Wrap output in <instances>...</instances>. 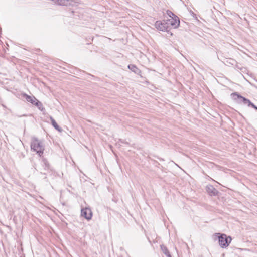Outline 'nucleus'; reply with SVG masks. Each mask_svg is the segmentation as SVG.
<instances>
[{"instance_id":"obj_1","label":"nucleus","mask_w":257,"mask_h":257,"mask_svg":"<svg viewBox=\"0 0 257 257\" xmlns=\"http://www.w3.org/2000/svg\"><path fill=\"white\" fill-rule=\"evenodd\" d=\"M166 21L167 22L169 25V28L172 27L173 28H177L180 25V20L179 18L174 14L170 11H167L166 14L164 15Z\"/></svg>"},{"instance_id":"obj_2","label":"nucleus","mask_w":257,"mask_h":257,"mask_svg":"<svg viewBox=\"0 0 257 257\" xmlns=\"http://www.w3.org/2000/svg\"><path fill=\"white\" fill-rule=\"evenodd\" d=\"M31 148L33 151L36 152L39 156L43 154L44 147L42 142L39 140L37 138L33 137L31 144Z\"/></svg>"},{"instance_id":"obj_3","label":"nucleus","mask_w":257,"mask_h":257,"mask_svg":"<svg viewBox=\"0 0 257 257\" xmlns=\"http://www.w3.org/2000/svg\"><path fill=\"white\" fill-rule=\"evenodd\" d=\"M219 240V244L222 248H226L227 247L232 240L230 236L227 237L225 234H220L219 233H215Z\"/></svg>"},{"instance_id":"obj_4","label":"nucleus","mask_w":257,"mask_h":257,"mask_svg":"<svg viewBox=\"0 0 257 257\" xmlns=\"http://www.w3.org/2000/svg\"><path fill=\"white\" fill-rule=\"evenodd\" d=\"M23 96L28 102H29L33 104V105L38 107L39 110H43L44 108L43 107L42 103L40 101H39L34 96H29L26 94H24L23 95Z\"/></svg>"},{"instance_id":"obj_5","label":"nucleus","mask_w":257,"mask_h":257,"mask_svg":"<svg viewBox=\"0 0 257 257\" xmlns=\"http://www.w3.org/2000/svg\"><path fill=\"white\" fill-rule=\"evenodd\" d=\"M155 28L161 31H167L169 28V25L165 19L164 22L161 21H157L155 23Z\"/></svg>"},{"instance_id":"obj_6","label":"nucleus","mask_w":257,"mask_h":257,"mask_svg":"<svg viewBox=\"0 0 257 257\" xmlns=\"http://www.w3.org/2000/svg\"><path fill=\"white\" fill-rule=\"evenodd\" d=\"M231 96L234 100H238L239 102H243L244 104H248L249 106L251 105L257 110V107H255V106L252 104L249 100L238 95L236 93H232Z\"/></svg>"},{"instance_id":"obj_7","label":"nucleus","mask_w":257,"mask_h":257,"mask_svg":"<svg viewBox=\"0 0 257 257\" xmlns=\"http://www.w3.org/2000/svg\"><path fill=\"white\" fill-rule=\"evenodd\" d=\"M81 215L87 220H90L92 216V212L89 208H83L81 210Z\"/></svg>"},{"instance_id":"obj_8","label":"nucleus","mask_w":257,"mask_h":257,"mask_svg":"<svg viewBox=\"0 0 257 257\" xmlns=\"http://www.w3.org/2000/svg\"><path fill=\"white\" fill-rule=\"evenodd\" d=\"M206 191L211 196H216L219 193L218 191L211 185L206 186Z\"/></svg>"},{"instance_id":"obj_9","label":"nucleus","mask_w":257,"mask_h":257,"mask_svg":"<svg viewBox=\"0 0 257 257\" xmlns=\"http://www.w3.org/2000/svg\"><path fill=\"white\" fill-rule=\"evenodd\" d=\"M160 248L163 253L167 256V257H171V255L167 248L166 246L162 244L160 245Z\"/></svg>"},{"instance_id":"obj_10","label":"nucleus","mask_w":257,"mask_h":257,"mask_svg":"<svg viewBox=\"0 0 257 257\" xmlns=\"http://www.w3.org/2000/svg\"><path fill=\"white\" fill-rule=\"evenodd\" d=\"M50 120L51 121L52 124L53 126L59 132H61L62 131V128H61L56 123L54 119L52 117H50Z\"/></svg>"},{"instance_id":"obj_11","label":"nucleus","mask_w":257,"mask_h":257,"mask_svg":"<svg viewBox=\"0 0 257 257\" xmlns=\"http://www.w3.org/2000/svg\"><path fill=\"white\" fill-rule=\"evenodd\" d=\"M44 163L45 164V169H49V164L48 162V161L45 160H44Z\"/></svg>"},{"instance_id":"obj_12","label":"nucleus","mask_w":257,"mask_h":257,"mask_svg":"<svg viewBox=\"0 0 257 257\" xmlns=\"http://www.w3.org/2000/svg\"><path fill=\"white\" fill-rule=\"evenodd\" d=\"M119 142H120L121 143H123V144H128V142L123 140H122V139H119Z\"/></svg>"}]
</instances>
